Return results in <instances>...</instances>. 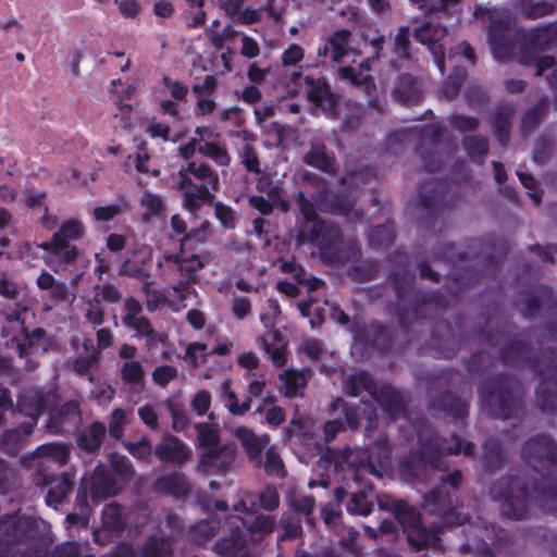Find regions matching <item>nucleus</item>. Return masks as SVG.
Segmentation results:
<instances>
[{
    "mask_svg": "<svg viewBox=\"0 0 557 557\" xmlns=\"http://www.w3.org/2000/svg\"><path fill=\"white\" fill-rule=\"evenodd\" d=\"M44 467L45 463L42 462H37L36 465L39 475L37 484H41L47 487L46 504L57 509L67 500L75 484V475L71 473H62L53 476L44 472Z\"/></svg>",
    "mask_w": 557,
    "mask_h": 557,
    "instance_id": "15",
    "label": "nucleus"
},
{
    "mask_svg": "<svg viewBox=\"0 0 557 557\" xmlns=\"http://www.w3.org/2000/svg\"><path fill=\"white\" fill-rule=\"evenodd\" d=\"M548 110L546 98H540L537 102L524 111L520 122V131L523 136L532 134L540 125L542 119Z\"/></svg>",
    "mask_w": 557,
    "mask_h": 557,
    "instance_id": "40",
    "label": "nucleus"
},
{
    "mask_svg": "<svg viewBox=\"0 0 557 557\" xmlns=\"http://www.w3.org/2000/svg\"><path fill=\"white\" fill-rule=\"evenodd\" d=\"M487 35L494 58L499 61L511 59L515 48L511 20L509 17H492Z\"/></svg>",
    "mask_w": 557,
    "mask_h": 557,
    "instance_id": "14",
    "label": "nucleus"
},
{
    "mask_svg": "<svg viewBox=\"0 0 557 557\" xmlns=\"http://www.w3.org/2000/svg\"><path fill=\"white\" fill-rule=\"evenodd\" d=\"M24 539V531L14 515L0 519V557H11L13 546Z\"/></svg>",
    "mask_w": 557,
    "mask_h": 557,
    "instance_id": "31",
    "label": "nucleus"
},
{
    "mask_svg": "<svg viewBox=\"0 0 557 557\" xmlns=\"http://www.w3.org/2000/svg\"><path fill=\"white\" fill-rule=\"evenodd\" d=\"M522 457L534 469L540 468L537 463H556L557 445L547 436H539L529 441L524 445L522 449Z\"/></svg>",
    "mask_w": 557,
    "mask_h": 557,
    "instance_id": "25",
    "label": "nucleus"
},
{
    "mask_svg": "<svg viewBox=\"0 0 557 557\" xmlns=\"http://www.w3.org/2000/svg\"><path fill=\"white\" fill-rule=\"evenodd\" d=\"M230 534L214 543V552L222 557H255L253 543L263 536L251 535L239 525L227 527Z\"/></svg>",
    "mask_w": 557,
    "mask_h": 557,
    "instance_id": "13",
    "label": "nucleus"
},
{
    "mask_svg": "<svg viewBox=\"0 0 557 557\" xmlns=\"http://www.w3.org/2000/svg\"><path fill=\"white\" fill-rule=\"evenodd\" d=\"M183 252L171 255L166 257V260L176 264L180 272V278L173 285L174 293L181 298H187L191 293L193 285L199 282L198 272L210 261V255L208 252L202 255L193 253L185 257Z\"/></svg>",
    "mask_w": 557,
    "mask_h": 557,
    "instance_id": "11",
    "label": "nucleus"
},
{
    "mask_svg": "<svg viewBox=\"0 0 557 557\" xmlns=\"http://www.w3.org/2000/svg\"><path fill=\"white\" fill-rule=\"evenodd\" d=\"M143 311L141 302L134 296H127L124 299L122 324L133 330L135 332L133 337L137 339H143V336L147 335V332L152 327L150 320L143 315Z\"/></svg>",
    "mask_w": 557,
    "mask_h": 557,
    "instance_id": "27",
    "label": "nucleus"
},
{
    "mask_svg": "<svg viewBox=\"0 0 557 557\" xmlns=\"http://www.w3.org/2000/svg\"><path fill=\"white\" fill-rule=\"evenodd\" d=\"M483 406L495 418L507 419L515 410L516 401L504 385H483L480 389Z\"/></svg>",
    "mask_w": 557,
    "mask_h": 557,
    "instance_id": "19",
    "label": "nucleus"
},
{
    "mask_svg": "<svg viewBox=\"0 0 557 557\" xmlns=\"http://www.w3.org/2000/svg\"><path fill=\"white\" fill-rule=\"evenodd\" d=\"M396 519L403 525L409 544L421 549L425 546H434L438 541L437 529H425L420 524V517L416 510L403 500H395L392 508Z\"/></svg>",
    "mask_w": 557,
    "mask_h": 557,
    "instance_id": "9",
    "label": "nucleus"
},
{
    "mask_svg": "<svg viewBox=\"0 0 557 557\" xmlns=\"http://www.w3.org/2000/svg\"><path fill=\"white\" fill-rule=\"evenodd\" d=\"M121 488V482L110 469L103 466L95 468L90 478V494L94 502L99 503L104 498L114 496Z\"/></svg>",
    "mask_w": 557,
    "mask_h": 557,
    "instance_id": "28",
    "label": "nucleus"
},
{
    "mask_svg": "<svg viewBox=\"0 0 557 557\" xmlns=\"http://www.w3.org/2000/svg\"><path fill=\"white\" fill-rule=\"evenodd\" d=\"M198 151L213 160L220 166L230 164L231 157L224 145L214 141H205L198 148Z\"/></svg>",
    "mask_w": 557,
    "mask_h": 557,
    "instance_id": "56",
    "label": "nucleus"
},
{
    "mask_svg": "<svg viewBox=\"0 0 557 557\" xmlns=\"http://www.w3.org/2000/svg\"><path fill=\"white\" fill-rule=\"evenodd\" d=\"M557 41V21L530 28L523 37L519 49V60L523 65H531L535 54L548 50Z\"/></svg>",
    "mask_w": 557,
    "mask_h": 557,
    "instance_id": "12",
    "label": "nucleus"
},
{
    "mask_svg": "<svg viewBox=\"0 0 557 557\" xmlns=\"http://www.w3.org/2000/svg\"><path fill=\"white\" fill-rule=\"evenodd\" d=\"M462 147L473 162L482 164L488 152V139L482 135H467L462 138Z\"/></svg>",
    "mask_w": 557,
    "mask_h": 557,
    "instance_id": "48",
    "label": "nucleus"
},
{
    "mask_svg": "<svg viewBox=\"0 0 557 557\" xmlns=\"http://www.w3.org/2000/svg\"><path fill=\"white\" fill-rule=\"evenodd\" d=\"M305 87V94L309 102L324 113L333 115L338 107V97L331 90L327 81L324 77L314 78L313 76H304L300 71L288 73L286 69L281 71V88L286 87V96L297 95L300 88Z\"/></svg>",
    "mask_w": 557,
    "mask_h": 557,
    "instance_id": "5",
    "label": "nucleus"
},
{
    "mask_svg": "<svg viewBox=\"0 0 557 557\" xmlns=\"http://www.w3.org/2000/svg\"><path fill=\"white\" fill-rule=\"evenodd\" d=\"M220 529V521L210 518L201 520L190 527L188 532L189 541L197 546H205L210 542Z\"/></svg>",
    "mask_w": 557,
    "mask_h": 557,
    "instance_id": "42",
    "label": "nucleus"
},
{
    "mask_svg": "<svg viewBox=\"0 0 557 557\" xmlns=\"http://www.w3.org/2000/svg\"><path fill=\"white\" fill-rule=\"evenodd\" d=\"M242 447L249 456V459L258 467H263L269 474L278 473V453L275 447L265 450V459L262 460V450L269 445L267 435L258 436L251 430L240 426L235 431Z\"/></svg>",
    "mask_w": 557,
    "mask_h": 557,
    "instance_id": "10",
    "label": "nucleus"
},
{
    "mask_svg": "<svg viewBox=\"0 0 557 557\" xmlns=\"http://www.w3.org/2000/svg\"><path fill=\"white\" fill-rule=\"evenodd\" d=\"M499 359L505 367L529 368L540 383H557V352L554 348H542L537 355L528 341L510 339L499 349Z\"/></svg>",
    "mask_w": 557,
    "mask_h": 557,
    "instance_id": "3",
    "label": "nucleus"
},
{
    "mask_svg": "<svg viewBox=\"0 0 557 557\" xmlns=\"http://www.w3.org/2000/svg\"><path fill=\"white\" fill-rule=\"evenodd\" d=\"M446 35V27L440 24H432L431 22H425L421 26L416 27L412 33L413 38L418 42L428 46L433 55L434 63L442 74L445 72V50L441 40Z\"/></svg>",
    "mask_w": 557,
    "mask_h": 557,
    "instance_id": "18",
    "label": "nucleus"
},
{
    "mask_svg": "<svg viewBox=\"0 0 557 557\" xmlns=\"http://www.w3.org/2000/svg\"><path fill=\"white\" fill-rule=\"evenodd\" d=\"M260 319L265 326V332L257 337V344L270 355L273 364L278 367V329L267 314L261 313Z\"/></svg>",
    "mask_w": 557,
    "mask_h": 557,
    "instance_id": "34",
    "label": "nucleus"
},
{
    "mask_svg": "<svg viewBox=\"0 0 557 557\" xmlns=\"http://www.w3.org/2000/svg\"><path fill=\"white\" fill-rule=\"evenodd\" d=\"M394 101L407 106H419L423 100V89L420 81L409 73L397 76L392 90Z\"/></svg>",
    "mask_w": 557,
    "mask_h": 557,
    "instance_id": "22",
    "label": "nucleus"
},
{
    "mask_svg": "<svg viewBox=\"0 0 557 557\" xmlns=\"http://www.w3.org/2000/svg\"><path fill=\"white\" fill-rule=\"evenodd\" d=\"M351 394H357L360 388H364L368 393L374 394V399L381 408L396 417L404 411V401L399 394H397L392 385H349Z\"/></svg>",
    "mask_w": 557,
    "mask_h": 557,
    "instance_id": "26",
    "label": "nucleus"
},
{
    "mask_svg": "<svg viewBox=\"0 0 557 557\" xmlns=\"http://www.w3.org/2000/svg\"><path fill=\"white\" fill-rule=\"evenodd\" d=\"M171 540L164 536H149L139 549L134 548V557H173Z\"/></svg>",
    "mask_w": 557,
    "mask_h": 557,
    "instance_id": "37",
    "label": "nucleus"
},
{
    "mask_svg": "<svg viewBox=\"0 0 557 557\" xmlns=\"http://www.w3.org/2000/svg\"><path fill=\"white\" fill-rule=\"evenodd\" d=\"M491 363L492 357L487 351H475L466 361V370L471 375L483 374Z\"/></svg>",
    "mask_w": 557,
    "mask_h": 557,
    "instance_id": "63",
    "label": "nucleus"
},
{
    "mask_svg": "<svg viewBox=\"0 0 557 557\" xmlns=\"http://www.w3.org/2000/svg\"><path fill=\"white\" fill-rule=\"evenodd\" d=\"M410 27L400 26L394 38L392 52L400 61H411V40Z\"/></svg>",
    "mask_w": 557,
    "mask_h": 557,
    "instance_id": "51",
    "label": "nucleus"
},
{
    "mask_svg": "<svg viewBox=\"0 0 557 557\" xmlns=\"http://www.w3.org/2000/svg\"><path fill=\"white\" fill-rule=\"evenodd\" d=\"M467 75L465 67L456 66L447 76L442 86V94L447 100H453L459 95Z\"/></svg>",
    "mask_w": 557,
    "mask_h": 557,
    "instance_id": "54",
    "label": "nucleus"
},
{
    "mask_svg": "<svg viewBox=\"0 0 557 557\" xmlns=\"http://www.w3.org/2000/svg\"><path fill=\"white\" fill-rule=\"evenodd\" d=\"M85 236L84 224L77 219H67L48 242L38 244V248L59 259L62 263H75L81 251L71 242L81 240Z\"/></svg>",
    "mask_w": 557,
    "mask_h": 557,
    "instance_id": "6",
    "label": "nucleus"
},
{
    "mask_svg": "<svg viewBox=\"0 0 557 557\" xmlns=\"http://www.w3.org/2000/svg\"><path fill=\"white\" fill-rule=\"evenodd\" d=\"M253 231L262 243L263 248L273 247V250L278 248V231L271 227L269 220L263 218H256L253 220Z\"/></svg>",
    "mask_w": 557,
    "mask_h": 557,
    "instance_id": "50",
    "label": "nucleus"
},
{
    "mask_svg": "<svg viewBox=\"0 0 557 557\" xmlns=\"http://www.w3.org/2000/svg\"><path fill=\"white\" fill-rule=\"evenodd\" d=\"M21 332L23 334V338L22 339H20L17 337V335L11 334V332H10L8 326H2V329H1L2 337H10L11 336V341L12 342H15L16 344H17V342L25 343L26 346L28 347V349H32V347L34 346L35 342H39V341H41L46 336V331L42 327H36L32 332H29L24 326Z\"/></svg>",
    "mask_w": 557,
    "mask_h": 557,
    "instance_id": "62",
    "label": "nucleus"
},
{
    "mask_svg": "<svg viewBox=\"0 0 557 557\" xmlns=\"http://www.w3.org/2000/svg\"><path fill=\"white\" fill-rule=\"evenodd\" d=\"M262 385H247V393L232 391L231 385H223L225 406L233 414L242 416L250 408L251 397L259 395Z\"/></svg>",
    "mask_w": 557,
    "mask_h": 557,
    "instance_id": "32",
    "label": "nucleus"
},
{
    "mask_svg": "<svg viewBox=\"0 0 557 557\" xmlns=\"http://www.w3.org/2000/svg\"><path fill=\"white\" fill-rule=\"evenodd\" d=\"M106 432L104 423L99 421L92 422L79 433L77 438L78 446L89 453L97 450L103 442Z\"/></svg>",
    "mask_w": 557,
    "mask_h": 557,
    "instance_id": "41",
    "label": "nucleus"
},
{
    "mask_svg": "<svg viewBox=\"0 0 557 557\" xmlns=\"http://www.w3.org/2000/svg\"><path fill=\"white\" fill-rule=\"evenodd\" d=\"M55 405V396L51 393L40 394L34 386L24 388L18 395V410L30 418V421L20 428L8 430L1 436V446L10 455H16L27 436L33 433L37 424V418L44 411L50 410Z\"/></svg>",
    "mask_w": 557,
    "mask_h": 557,
    "instance_id": "4",
    "label": "nucleus"
},
{
    "mask_svg": "<svg viewBox=\"0 0 557 557\" xmlns=\"http://www.w3.org/2000/svg\"><path fill=\"white\" fill-rule=\"evenodd\" d=\"M102 527L109 533H120L126 525L125 515L116 503L107 504L101 512Z\"/></svg>",
    "mask_w": 557,
    "mask_h": 557,
    "instance_id": "46",
    "label": "nucleus"
},
{
    "mask_svg": "<svg viewBox=\"0 0 557 557\" xmlns=\"http://www.w3.org/2000/svg\"><path fill=\"white\" fill-rule=\"evenodd\" d=\"M95 295L92 298H95L96 302H107V304H119L122 298L123 294L121 289L111 282H104L103 284H97L94 287Z\"/></svg>",
    "mask_w": 557,
    "mask_h": 557,
    "instance_id": "58",
    "label": "nucleus"
},
{
    "mask_svg": "<svg viewBox=\"0 0 557 557\" xmlns=\"http://www.w3.org/2000/svg\"><path fill=\"white\" fill-rule=\"evenodd\" d=\"M307 234L308 242L318 248L320 259L325 264H346L361 256L358 242L344 239L341 227L333 222L317 220L310 228L302 225L298 242H304Z\"/></svg>",
    "mask_w": 557,
    "mask_h": 557,
    "instance_id": "2",
    "label": "nucleus"
},
{
    "mask_svg": "<svg viewBox=\"0 0 557 557\" xmlns=\"http://www.w3.org/2000/svg\"><path fill=\"white\" fill-rule=\"evenodd\" d=\"M178 187L183 195V207L191 214H197L203 206L213 203V189L208 184H198L183 171L180 172Z\"/></svg>",
    "mask_w": 557,
    "mask_h": 557,
    "instance_id": "17",
    "label": "nucleus"
},
{
    "mask_svg": "<svg viewBox=\"0 0 557 557\" xmlns=\"http://www.w3.org/2000/svg\"><path fill=\"white\" fill-rule=\"evenodd\" d=\"M515 9L520 11L523 18L529 21L539 20L554 14L556 5L546 0H515Z\"/></svg>",
    "mask_w": 557,
    "mask_h": 557,
    "instance_id": "38",
    "label": "nucleus"
},
{
    "mask_svg": "<svg viewBox=\"0 0 557 557\" xmlns=\"http://www.w3.org/2000/svg\"><path fill=\"white\" fill-rule=\"evenodd\" d=\"M156 456L164 463L182 467L191 456V449L173 435H164L154 448Z\"/></svg>",
    "mask_w": 557,
    "mask_h": 557,
    "instance_id": "23",
    "label": "nucleus"
},
{
    "mask_svg": "<svg viewBox=\"0 0 557 557\" xmlns=\"http://www.w3.org/2000/svg\"><path fill=\"white\" fill-rule=\"evenodd\" d=\"M256 506V495L247 491L244 492L238 503L233 507L234 511L238 515L230 516L225 524L233 527L238 525V522H240L243 528L251 535L265 536L270 534L274 530V517L255 515L253 509Z\"/></svg>",
    "mask_w": 557,
    "mask_h": 557,
    "instance_id": "7",
    "label": "nucleus"
},
{
    "mask_svg": "<svg viewBox=\"0 0 557 557\" xmlns=\"http://www.w3.org/2000/svg\"><path fill=\"white\" fill-rule=\"evenodd\" d=\"M306 164L315 168L325 173H334L336 171V160L333 152H327L325 145L314 144L305 154Z\"/></svg>",
    "mask_w": 557,
    "mask_h": 557,
    "instance_id": "36",
    "label": "nucleus"
},
{
    "mask_svg": "<svg viewBox=\"0 0 557 557\" xmlns=\"http://www.w3.org/2000/svg\"><path fill=\"white\" fill-rule=\"evenodd\" d=\"M129 210L131 205L128 200L125 197H120L115 203L94 208L92 216L98 222H109Z\"/></svg>",
    "mask_w": 557,
    "mask_h": 557,
    "instance_id": "53",
    "label": "nucleus"
},
{
    "mask_svg": "<svg viewBox=\"0 0 557 557\" xmlns=\"http://www.w3.org/2000/svg\"><path fill=\"white\" fill-rule=\"evenodd\" d=\"M447 194L448 183L444 180L430 181L419 186V203L424 211L419 219L421 227H435L437 218L448 208Z\"/></svg>",
    "mask_w": 557,
    "mask_h": 557,
    "instance_id": "8",
    "label": "nucleus"
},
{
    "mask_svg": "<svg viewBox=\"0 0 557 557\" xmlns=\"http://www.w3.org/2000/svg\"><path fill=\"white\" fill-rule=\"evenodd\" d=\"M32 457L45 459L41 462L45 463L44 472H46L49 461L64 466L70 458V450L69 447L62 443H46L37 447Z\"/></svg>",
    "mask_w": 557,
    "mask_h": 557,
    "instance_id": "39",
    "label": "nucleus"
},
{
    "mask_svg": "<svg viewBox=\"0 0 557 557\" xmlns=\"http://www.w3.org/2000/svg\"><path fill=\"white\" fill-rule=\"evenodd\" d=\"M492 495L495 499H502V512L512 519H521L528 507L529 495L524 488H520L515 482L510 492L502 493L498 486H494Z\"/></svg>",
    "mask_w": 557,
    "mask_h": 557,
    "instance_id": "24",
    "label": "nucleus"
},
{
    "mask_svg": "<svg viewBox=\"0 0 557 557\" xmlns=\"http://www.w3.org/2000/svg\"><path fill=\"white\" fill-rule=\"evenodd\" d=\"M132 410L115 409L112 411L109 421V434L114 440H120L123 436L124 426L129 422Z\"/></svg>",
    "mask_w": 557,
    "mask_h": 557,
    "instance_id": "60",
    "label": "nucleus"
},
{
    "mask_svg": "<svg viewBox=\"0 0 557 557\" xmlns=\"http://www.w3.org/2000/svg\"><path fill=\"white\" fill-rule=\"evenodd\" d=\"M209 355L207 354V346L202 343H190L184 355V360L193 367L205 364L208 362Z\"/></svg>",
    "mask_w": 557,
    "mask_h": 557,
    "instance_id": "64",
    "label": "nucleus"
},
{
    "mask_svg": "<svg viewBox=\"0 0 557 557\" xmlns=\"http://www.w3.org/2000/svg\"><path fill=\"white\" fill-rule=\"evenodd\" d=\"M210 223L203 221L198 228L187 232L180 240L181 251L193 250L198 245L203 244L208 238Z\"/></svg>",
    "mask_w": 557,
    "mask_h": 557,
    "instance_id": "57",
    "label": "nucleus"
},
{
    "mask_svg": "<svg viewBox=\"0 0 557 557\" xmlns=\"http://www.w3.org/2000/svg\"><path fill=\"white\" fill-rule=\"evenodd\" d=\"M454 445L440 444L437 438H434L430 442L429 445L423 446L421 460L418 461L416 466H413L412 471L416 472L422 467H426L430 465L432 468L440 467L438 457L442 455H456L459 453H463L465 455H471L473 451V445L471 443L461 444V440L454 436L451 438Z\"/></svg>",
    "mask_w": 557,
    "mask_h": 557,
    "instance_id": "20",
    "label": "nucleus"
},
{
    "mask_svg": "<svg viewBox=\"0 0 557 557\" xmlns=\"http://www.w3.org/2000/svg\"><path fill=\"white\" fill-rule=\"evenodd\" d=\"M350 331L354 339L368 348H374L379 351L386 352L393 347V332L382 323H371L368 325L355 322L350 326Z\"/></svg>",
    "mask_w": 557,
    "mask_h": 557,
    "instance_id": "16",
    "label": "nucleus"
},
{
    "mask_svg": "<svg viewBox=\"0 0 557 557\" xmlns=\"http://www.w3.org/2000/svg\"><path fill=\"white\" fill-rule=\"evenodd\" d=\"M140 207L144 209L143 218L148 221L164 214L165 203L160 195L145 191L140 198Z\"/></svg>",
    "mask_w": 557,
    "mask_h": 557,
    "instance_id": "55",
    "label": "nucleus"
},
{
    "mask_svg": "<svg viewBox=\"0 0 557 557\" xmlns=\"http://www.w3.org/2000/svg\"><path fill=\"white\" fill-rule=\"evenodd\" d=\"M396 239L395 226L392 221L371 227L368 240L373 249H386L394 244Z\"/></svg>",
    "mask_w": 557,
    "mask_h": 557,
    "instance_id": "43",
    "label": "nucleus"
},
{
    "mask_svg": "<svg viewBox=\"0 0 557 557\" xmlns=\"http://www.w3.org/2000/svg\"><path fill=\"white\" fill-rule=\"evenodd\" d=\"M78 419V404L69 401L60 408L57 417L51 418L48 428L54 429V433H62L65 431L66 421L76 422Z\"/></svg>",
    "mask_w": 557,
    "mask_h": 557,
    "instance_id": "52",
    "label": "nucleus"
},
{
    "mask_svg": "<svg viewBox=\"0 0 557 557\" xmlns=\"http://www.w3.org/2000/svg\"><path fill=\"white\" fill-rule=\"evenodd\" d=\"M120 275L128 276L138 280L143 283L145 288L151 286V274L147 268V262L144 259H126L120 267Z\"/></svg>",
    "mask_w": 557,
    "mask_h": 557,
    "instance_id": "45",
    "label": "nucleus"
},
{
    "mask_svg": "<svg viewBox=\"0 0 557 557\" xmlns=\"http://www.w3.org/2000/svg\"><path fill=\"white\" fill-rule=\"evenodd\" d=\"M509 252V244L492 235L467 239L465 249H458L454 243L440 245L434 250V259L451 265L448 280L438 289L421 292L414 287L416 274L410 270V256L396 249L388 256V261L397 270L387 274V281L395 294L399 326L408 333L411 323H420L445 310L484 277L494 278Z\"/></svg>",
    "mask_w": 557,
    "mask_h": 557,
    "instance_id": "1",
    "label": "nucleus"
},
{
    "mask_svg": "<svg viewBox=\"0 0 557 557\" xmlns=\"http://www.w3.org/2000/svg\"><path fill=\"white\" fill-rule=\"evenodd\" d=\"M524 296V311L522 312L524 318H534L541 307H545L547 310L557 309V294L555 290L543 284H534L528 289L521 292Z\"/></svg>",
    "mask_w": 557,
    "mask_h": 557,
    "instance_id": "21",
    "label": "nucleus"
},
{
    "mask_svg": "<svg viewBox=\"0 0 557 557\" xmlns=\"http://www.w3.org/2000/svg\"><path fill=\"white\" fill-rule=\"evenodd\" d=\"M183 173L189 176L193 175L196 180L200 181L199 184H208L213 191L219 189V176L207 163L197 164L195 161H190Z\"/></svg>",
    "mask_w": 557,
    "mask_h": 557,
    "instance_id": "49",
    "label": "nucleus"
},
{
    "mask_svg": "<svg viewBox=\"0 0 557 557\" xmlns=\"http://www.w3.org/2000/svg\"><path fill=\"white\" fill-rule=\"evenodd\" d=\"M120 376L123 383H144L145 369L140 361H124L120 367Z\"/></svg>",
    "mask_w": 557,
    "mask_h": 557,
    "instance_id": "59",
    "label": "nucleus"
},
{
    "mask_svg": "<svg viewBox=\"0 0 557 557\" xmlns=\"http://www.w3.org/2000/svg\"><path fill=\"white\" fill-rule=\"evenodd\" d=\"M338 77L356 87H363L366 94L375 92V81L371 74H363L356 67L347 65L338 69Z\"/></svg>",
    "mask_w": 557,
    "mask_h": 557,
    "instance_id": "44",
    "label": "nucleus"
},
{
    "mask_svg": "<svg viewBox=\"0 0 557 557\" xmlns=\"http://www.w3.org/2000/svg\"><path fill=\"white\" fill-rule=\"evenodd\" d=\"M515 108L510 103L500 104L496 108L493 119L495 136L500 146L506 147L510 140L511 119Z\"/></svg>",
    "mask_w": 557,
    "mask_h": 557,
    "instance_id": "35",
    "label": "nucleus"
},
{
    "mask_svg": "<svg viewBox=\"0 0 557 557\" xmlns=\"http://www.w3.org/2000/svg\"><path fill=\"white\" fill-rule=\"evenodd\" d=\"M236 457L233 444H221L214 448L205 449L200 455V465L224 472L231 468Z\"/></svg>",
    "mask_w": 557,
    "mask_h": 557,
    "instance_id": "29",
    "label": "nucleus"
},
{
    "mask_svg": "<svg viewBox=\"0 0 557 557\" xmlns=\"http://www.w3.org/2000/svg\"><path fill=\"white\" fill-rule=\"evenodd\" d=\"M351 39V32L347 28L335 30L323 44L319 47V57L330 58L333 62H339L348 53V48Z\"/></svg>",
    "mask_w": 557,
    "mask_h": 557,
    "instance_id": "30",
    "label": "nucleus"
},
{
    "mask_svg": "<svg viewBox=\"0 0 557 557\" xmlns=\"http://www.w3.org/2000/svg\"><path fill=\"white\" fill-rule=\"evenodd\" d=\"M154 490L176 497H184L190 493L191 486L184 474L173 472L157 479Z\"/></svg>",
    "mask_w": 557,
    "mask_h": 557,
    "instance_id": "33",
    "label": "nucleus"
},
{
    "mask_svg": "<svg viewBox=\"0 0 557 557\" xmlns=\"http://www.w3.org/2000/svg\"><path fill=\"white\" fill-rule=\"evenodd\" d=\"M554 150V139L547 135H541L534 143L533 160L543 165L548 162Z\"/></svg>",
    "mask_w": 557,
    "mask_h": 557,
    "instance_id": "61",
    "label": "nucleus"
},
{
    "mask_svg": "<svg viewBox=\"0 0 557 557\" xmlns=\"http://www.w3.org/2000/svg\"><path fill=\"white\" fill-rule=\"evenodd\" d=\"M323 209L332 214L347 216L355 207V200L346 193H330L325 195Z\"/></svg>",
    "mask_w": 557,
    "mask_h": 557,
    "instance_id": "47",
    "label": "nucleus"
}]
</instances>
